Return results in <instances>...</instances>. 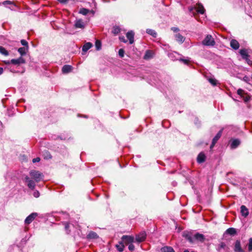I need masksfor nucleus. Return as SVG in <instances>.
I'll use <instances>...</instances> for the list:
<instances>
[{
    "mask_svg": "<svg viewBox=\"0 0 252 252\" xmlns=\"http://www.w3.org/2000/svg\"><path fill=\"white\" fill-rule=\"evenodd\" d=\"M234 250L235 252H243V250L241 248L240 241L237 240L235 242Z\"/></svg>",
    "mask_w": 252,
    "mask_h": 252,
    "instance_id": "obj_13",
    "label": "nucleus"
},
{
    "mask_svg": "<svg viewBox=\"0 0 252 252\" xmlns=\"http://www.w3.org/2000/svg\"><path fill=\"white\" fill-rule=\"evenodd\" d=\"M222 131H223V129H221V130H220L218 132V133L216 134V135L215 136V137L213 139L212 144L210 146L211 149L213 148V147L215 146L216 143L217 142L218 140L220 138V137L221 136Z\"/></svg>",
    "mask_w": 252,
    "mask_h": 252,
    "instance_id": "obj_7",
    "label": "nucleus"
},
{
    "mask_svg": "<svg viewBox=\"0 0 252 252\" xmlns=\"http://www.w3.org/2000/svg\"><path fill=\"white\" fill-rule=\"evenodd\" d=\"M28 49L26 47H20L18 49V51L21 56H24L26 54V51Z\"/></svg>",
    "mask_w": 252,
    "mask_h": 252,
    "instance_id": "obj_27",
    "label": "nucleus"
},
{
    "mask_svg": "<svg viewBox=\"0 0 252 252\" xmlns=\"http://www.w3.org/2000/svg\"><path fill=\"white\" fill-rule=\"evenodd\" d=\"M134 33L132 31L127 32L126 34V37L129 40V42L130 44L134 42Z\"/></svg>",
    "mask_w": 252,
    "mask_h": 252,
    "instance_id": "obj_11",
    "label": "nucleus"
},
{
    "mask_svg": "<svg viewBox=\"0 0 252 252\" xmlns=\"http://www.w3.org/2000/svg\"><path fill=\"white\" fill-rule=\"evenodd\" d=\"M37 216V214L36 213H32L31 215H30L28 217L26 218L25 220V223L26 224H29L31 223L33 220L36 218Z\"/></svg>",
    "mask_w": 252,
    "mask_h": 252,
    "instance_id": "obj_9",
    "label": "nucleus"
},
{
    "mask_svg": "<svg viewBox=\"0 0 252 252\" xmlns=\"http://www.w3.org/2000/svg\"><path fill=\"white\" fill-rule=\"evenodd\" d=\"M230 147L231 149L237 148L241 144V141L239 139H231L229 141Z\"/></svg>",
    "mask_w": 252,
    "mask_h": 252,
    "instance_id": "obj_5",
    "label": "nucleus"
},
{
    "mask_svg": "<svg viewBox=\"0 0 252 252\" xmlns=\"http://www.w3.org/2000/svg\"><path fill=\"white\" fill-rule=\"evenodd\" d=\"M0 53L4 55L5 56H7L8 55V51L3 47H0Z\"/></svg>",
    "mask_w": 252,
    "mask_h": 252,
    "instance_id": "obj_29",
    "label": "nucleus"
},
{
    "mask_svg": "<svg viewBox=\"0 0 252 252\" xmlns=\"http://www.w3.org/2000/svg\"><path fill=\"white\" fill-rule=\"evenodd\" d=\"M40 158H39L37 157V158H33L32 159V162L33 163H35V162H37L40 161Z\"/></svg>",
    "mask_w": 252,
    "mask_h": 252,
    "instance_id": "obj_43",
    "label": "nucleus"
},
{
    "mask_svg": "<svg viewBox=\"0 0 252 252\" xmlns=\"http://www.w3.org/2000/svg\"><path fill=\"white\" fill-rule=\"evenodd\" d=\"M248 250L250 252H252V238H251L249 240Z\"/></svg>",
    "mask_w": 252,
    "mask_h": 252,
    "instance_id": "obj_32",
    "label": "nucleus"
},
{
    "mask_svg": "<svg viewBox=\"0 0 252 252\" xmlns=\"http://www.w3.org/2000/svg\"><path fill=\"white\" fill-rule=\"evenodd\" d=\"M87 237L88 239H93L97 238L98 237V236L95 232L94 231H90L87 235Z\"/></svg>",
    "mask_w": 252,
    "mask_h": 252,
    "instance_id": "obj_22",
    "label": "nucleus"
},
{
    "mask_svg": "<svg viewBox=\"0 0 252 252\" xmlns=\"http://www.w3.org/2000/svg\"><path fill=\"white\" fill-rule=\"evenodd\" d=\"M3 72V68L0 67V75L2 74Z\"/></svg>",
    "mask_w": 252,
    "mask_h": 252,
    "instance_id": "obj_49",
    "label": "nucleus"
},
{
    "mask_svg": "<svg viewBox=\"0 0 252 252\" xmlns=\"http://www.w3.org/2000/svg\"><path fill=\"white\" fill-rule=\"evenodd\" d=\"M25 182L27 183L28 187L32 189H33L35 187L34 181L31 180L30 177L26 176L25 178Z\"/></svg>",
    "mask_w": 252,
    "mask_h": 252,
    "instance_id": "obj_8",
    "label": "nucleus"
},
{
    "mask_svg": "<svg viewBox=\"0 0 252 252\" xmlns=\"http://www.w3.org/2000/svg\"><path fill=\"white\" fill-rule=\"evenodd\" d=\"M240 209L242 215L244 217H247L249 214L248 208L245 205H242Z\"/></svg>",
    "mask_w": 252,
    "mask_h": 252,
    "instance_id": "obj_15",
    "label": "nucleus"
},
{
    "mask_svg": "<svg viewBox=\"0 0 252 252\" xmlns=\"http://www.w3.org/2000/svg\"><path fill=\"white\" fill-rule=\"evenodd\" d=\"M119 39L121 41L126 43L127 42V40L125 39V37L124 36H119Z\"/></svg>",
    "mask_w": 252,
    "mask_h": 252,
    "instance_id": "obj_39",
    "label": "nucleus"
},
{
    "mask_svg": "<svg viewBox=\"0 0 252 252\" xmlns=\"http://www.w3.org/2000/svg\"><path fill=\"white\" fill-rule=\"evenodd\" d=\"M93 46V44L90 42L85 43L82 47V51L86 52L90 49Z\"/></svg>",
    "mask_w": 252,
    "mask_h": 252,
    "instance_id": "obj_23",
    "label": "nucleus"
},
{
    "mask_svg": "<svg viewBox=\"0 0 252 252\" xmlns=\"http://www.w3.org/2000/svg\"><path fill=\"white\" fill-rule=\"evenodd\" d=\"M10 63L14 64H20L21 63H25V60L22 57H20L17 59L11 60L10 61Z\"/></svg>",
    "mask_w": 252,
    "mask_h": 252,
    "instance_id": "obj_12",
    "label": "nucleus"
},
{
    "mask_svg": "<svg viewBox=\"0 0 252 252\" xmlns=\"http://www.w3.org/2000/svg\"><path fill=\"white\" fill-rule=\"evenodd\" d=\"M237 94L241 96L242 97H244V91L241 89H239L237 90Z\"/></svg>",
    "mask_w": 252,
    "mask_h": 252,
    "instance_id": "obj_35",
    "label": "nucleus"
},
{
    "mask_svg": "<svg viewBox=\"0 0 252 252\" xmlns=\"http://www.w3.org/2000/svg\"><path fill=\"white\" fill-rule=\"evenodd\" d=\"M161 252H175L174 249L169 246H165L161 249Z\"/></svg>",
    "mask_w": 252,
    "mask_h": 252,
    "instance_id": "obj_24",
    "label": "nucleus"
},
{
    "mask_svg": "<svg viewBox=\"0 0 252 252\" xmlns=\"http://www.w3.org/2000/svg\"><path fill=\"white\" fill-rule=\"evenodd\" d=\"M247 63L249 64H252V62L249 59V58H247V59H245Z\"/></svg>",
    "mask_w": 252,
    "mask_h": 252,
    "instance_id": "obj_47",
    "label": "nucleus"
},
{
    "mask_svg": "<svg viewBox=\"0 0 252 252\" xmlns=\"http://www.w3.org/2000/svg\"><path fill=\"white\" fill-rule=\"evenodd\" d=\"M64 226H65V230H66V231L67 233H69V232L70 231H68V227H69V223H67V222H65V223H64Z\"/></svg>",
    "mask_w": 252,
    "mask_h": 252,
    "instance_id": "obj_42",
    "label": "nucleus"
},
{
    "mask_svg": "<svg viewBox=\"0 0 252 252\" xmlns=\"http://www.w3.org/2000/svg\"><path fill=\"white\" fill-rule=\"evenodd\" d=\"M124 53H125V51H124V49H120L119 50V55L120 56V57H121V58L123 57L124 56Z\"/></svg>",
    "mask_w": 252,
    "mask_h": 252,
    "instance_id": "obj_38",
    "label": "nucleus"
},
{
    "mask_svg": "<svg viewBox=\"0 0 252 252\" xmlns=\"http://www.w3.org/2000/svg\"><path fill=\"white\" fill-rule=\"evenodd\" d=\"M33 195L36 197V198H37L40 195V193L37 190H35L34 191L33 193Z\"/></svg>",
    "mask_w": 252,
    "mask_h": 252,
    "instance_id": "obj_40",
    "label": "nucleus"
},
{
    "mask_svg": "<svg viewBox=\"0 0 252 252\" xmlns=\"http://www.w3.org/2000/svg\"><path fill=\"white\" fill-rule=\"evenodd\" d=\"M224 247H225V244L224 243H222L220 245V247L222 248H224Z\"/></svg>",
    "mask_w": 252,
    "mask_h": 252,
    "instance_id": "obj_52",
    "label": "nucleus"
},
{
    "mask_svg": "<svg viewBox=\"0 0 252 252\" xmlns=\"http://www.w3.org/2000/svg\"><path fill=\"white\" fill-rule=\"evenodd\" d=\"M187 239H188L190 242H192V238L189 234L184 233L183 235Z\"/></svg>",
    "mask_w": 252,
    "mask_h": 252,
    "instance_id": "obj_31",
    "label": "nucleus"
},
{
    "mask_svg": "<svg viewBox=\"0 0 252 252\" xmlns=\"http://www.w3.org/2000/svg\"><path fill=\"white\" fill-rule=\"evenodd\" d=\"M128 249L130 251H132L134 250V246L132 244H130L128 246Z\"/></svg>",
    "mask_w": 252,
    "mask_h": 252,
    "instance_id": "obj_41",
    "label": "nucleus"
},
{
    "mask_svg": "<svg viewBox=\"0 0 252 252\" xmlns=\"http://www.w3.org/2000/svg\"><path fill=\"white\" fill-rule=\"evenodd\" d=\"M146 234L145 232H141L138 235H136L135 241L137 243L142 242L146 239Z\"/></svg>",
    "mask_w": 252,
    "mask_h": 252,
    "instance_id": "obj_6",
    "label": "nucleus"
},
{
    "mask_svg": "<svg viewBox=\"0 0 252 252\" xmlns=\"http://www.w3.org/2000/svg\"><path fill=\"white\" fill-rule=\"evenodd\" d=\"M184 252H194V251H190V250L189 249H187V250H185Z\"/></svg>",
    "mask_w": 252,
    "mask_h": 252,
    "instance_id": "obj_51",
    "label": "nucleus"
},
{
    "mask_svg": "<svg viewBox=\"0 0 252 252\" xmlns=\"http://www.w3.org/2000/svg\"><path fill=\"white\" fill-rule=\"evenodd\" d=\"M230 46L234 49L237 50L239 48L240 44L235 39H232L230 41Z\"/></svg>",
    "mask_w": 252,
    "mask_h": 252,
    "instance_id": "obj_17",
    "label": "nucleus"
},
{
    "mask_svg": "<svg viewBox=\"0 0 252 252\" xmlns=\"http://www.w3.org/2000/svg\"><path fill=\"white\" fill-rule=\"evenodd\" d=\"M72 67L71 65H65L62 68V72L63 73H67L71 71Z\"/></svg>",
    "mask_w": 252,
    "mask_h": 252,
    "instance_id": "obj_20",
    "label": "nucleus"
},
{
    "mask_svg": "<svg viewBox=\"0 0 252 252\" xmlns=\"http://www.w3.org/2000/svg\"><path fill=\"white\" fill-rule=\"evenodd\" d=\"M226 233L230 235H234L236 234L237 231L235 228H229L226 230Z\"/></svg>",
    "mask_w": 252,
    "mask_h": 252,
    "instance_id": "obj_25",
    "label": "nucleus"
},
{
    "mask_svg": "<svg viewBox=\"0 0 252 252\" xmlns=\"http://www.w3.org/2000/svg\"><path fill=\"white\" fill-rule=\"evenodd\" d=\"M12 3V2L9 1V0H5V1H4L3 2H2V4L3 5H6V4H10Z\"/></svg>",
    "mask_w": 252,
    "mask_h": 252,
    "instance_id": "obj_44",
    "label": "nucleus"
},
{
    "mask_svg": "<svg viewBox=\"0 0 252 252\" xmlns=\"http://www.w3.org/2000/svg\"><path fill=\"white\" fill-rule=\"evenodd\" d=\"M4 63L5 64H9V63H10V61H4Z\"/></svg>",
    "mask_w": 252,
    "mask_h": 252,
    "instance_id": "obj_53",
    "label": "nucleus"
},
{
    "mask_svg": "<svg viewBox=\"0 0 252 252\" xmlns=\"http://www.w3.org/2000/svg\"><path fill=\"white\" fill-rule=\"evenodd\" d=\"M155 55L154 52L152 50H147L143 57L145 60H149L154 58Z\"/></svg>",
    "mask_w": 252,
    "mask_h": 252,
    "instance_id": "obj_10",
    "label": "nucleus"
},
{
    "mask_svg": "<svg viewBox=\"0 0 252 252\" xmlns=\"http://www.w3.org/2000/svg\"><path fill=\"white\" fill-rule=\"evenodd\" d=\"M123 243L126 245L132 244L134 242V238L131 236L124 235L122 237Z\"/></svg>",
    "mask_w": 252,
    "mask_h": 252,
    "instance_id": "obj_4",
    "label": "nucleus"
},
{
    "mask_svg": "<svg viewBox=\"0 0 252 252\" xmlns=\"http://www.w3.org/2000/svg\"><path fill=\"white\" fill-rule=\"evenodd\" d=\"M243 97V99H244V100L245 101V102H247L249 100H250V97L249 96H244Z\"/></svg>",
    "mask_w": 252,
    "mask_h": 252,
    "instance_id": "obj_46",
    "label": "nucleus"
},
{
    "mask_svg": "<svg viewBox=\"0 0 252 252\" xmlns=\"http://www.w3.org/2000/svg\"><path fill=\"white\" fill-rule=\"evenodd\" d=\"M30 175L37 183L41 181L43 178V175L42 173L34 170H32L30 172Z\"/></svg>",
    "mask_w": 252,
    "mask_h": 252,
    "instance_id": "obj_1",
    "label": "nucleus"
},
{
    "mask_svg": "<svg viewBox=\"0 0 252 252\" xmlns=\"http://www.w3.org/2000/svg\"><path fill=\"white\" fill-rule=\"evenodd\" d=\"M21 43L22 44V45L26 47L27 48H28V47H29L28 43L26 40L22 39L21 40Z\"/></svg>",
    "mask_w": 252,
    "mask_h": 252,
    "instance_id": "obj_36",
    "label": "nucleus"
},
{
    "mask_svg": "<svg viewBox=\"0 0 252 252\" xmlns=\"http://www.w3.org/2000/svg\"><path fill=\"white\" fill-rule=\"evenodd\" d=\"M101 45V42L99 41H98V40L96 41L95 47H96V49L97 50H99L100 49Z\"/></svg>",
    "mask_w": 252,
    "mask_h": 252,
    "instance_id": "obj_34",
    "label": "nucleus"
},
{
    "mask_svg": "<svg viewBox=\"0 0 252 252\" xmlns=\"http://www.w3.org/2000/svg\"><path fill=\"white\" fill-rule=\"evenodd\" d=\"M120 32V28L119 27H114L113 30V32L115 34H118Z\"/></svg>",
    "mask_w": 252,
    "mask_h": 252,
    "instance_id": "obj_33",
    "label": "nucleus"
},
{
    "mask_svg": "<svg viewBox=\"0 0 252 252\" xmlns=\"http://www.w3.org/2000/svg\"><path fill=\"white\" fill-rule=\"evenodd\" d=\"M239 53L243 59H247V58L249 57L247 51L245 49L240 50Z\"/></svg>",
    "mask_w": 252,
    "mask_h": 252,
    "instance_id": "obj_19",
    "label": "nucleus"
},
{
    "mask_svg": "<svg viewBox=\"0 0 252 252\" xmlns=\"http://www.w3.org/2000/svg\"><path fill=\"white\" fill-rule=\"evenodd\" d=\"M247 79H248V77H246V76L244 77V80H245V81H246Z\"/></svg>",
    "mask_w": 252,
    "mask_h": 252,
    "instance_id": "obj_54",
    "label": "nucleus"
},
{
    "mask_svg": "<svg viewBox=\"0 0 252 252\" xmlns=\"http://www.w3.org/2000/svg\"><path fill=\"white\" fill-rule=\"evenodd\" d=\"M75 27L76 28L83 29L84 28V23L80 19L76 20L75 23Z\"/></svg>",
    "mask_w": 252,
    "mask_h": 252,
    "instance_id": "obj_18",
    "label": "nucleus"
},
{
    "mask_svg": "<svg viewBox=\"0 0 252 252\" xmlns=\"http://www.w3.org/2000/svg\"><path fill=\"white\" fill-rule=\"evenodd\" d=\"M171 30L174 32H177L179 31V29L177 27H172L171 28Z\"/></svg>",
    "mask_w": 252,
    "mask_h": 252,
    "instance_id": "obj_45",
    "label": "nucleus"
},
{
    "mask_svg": "<svg viewBox=\"0 0 252 252\" xmlns=\"http://www.w3.org/2000/svg\"><path fill=\"white\" fill-rule=\"evenodd\" d=\"M209 81L213 86H215L217 84V80L215 79L210 78L209 79Z\"/></svg>",
    "mask_w": 252,
    "mask_h": 252,
    "instance_id": "obj_37",
    "label": "nucleus"
},
{
    "mask_svg": "<svg viewBox=\"0 0 252 252\" xmlns=\"http://www.w3.org/2000/svg\"><path fill=\"white\" fill-rule=\"evenodd\" d=\"M89 10L88 9L83 8L80 9L79 13L84 15H86L89 13Z\"/></svg>",
    "mask_w": 252,
    "mask_h": 252,
    "instance_id": "obj_30",
    "label": "nucleus"
},
{
    "mask_svg": "<svg viewBox=\"0 0 252 252\" xmlns=\"http://www.w3.org/2000/svg\"><path fill=\"white\" fill-rule=\"evenodd\" d=\"M202 44L208 46H213L215 44V41L211 35H207L202 41Z\"/></svg>",
    "mask_w": 252,
    "mask_h": 252,
    "instance_id": "obj_2",
    "label": "nucleus"
},
{
    "mask_svg": "<svg viewBox=\"0 0 252 252\" xmlns=\"http://www.w3.org/2000/svg\"><path fill=\"white\" fill-rule=\"evenodd\" d=\"M1 125V122L0 121V126Z\"/></svg>",
    "mask_w": 252,
    "mask_h": 252,
    "instance_id": "obj_56",
    "label": "nucleus"
},
{
    "mask_svg": "<svg viewBox=\"0 0 252 252\" xmlns=\"http://www.w3.org/2000/svg\"><path fill=\"white\" fill-rule=\"evenodd\" d=\"M48 158H51V156L50 155H49V157Z\"/></svg>",
    "mask_w": 252,
    "mask_h": 252,
    "instance_id": "obj_55",
    "label": "nucleus"
},
{
    "mask_svg": "<svg viewBox=\"0 0 252 252\" xmlns=\"http://www.w3.org/2000/svg\"><path fill=\"white\" fill-rule=\"evenodd\" d=\"M194 237L195 239L201 242H203L205 240L204 236L203 234H200L199 233H197L196 234H195L194 235Z\"/></svg>",
    "mask_w": 252,
    "mask_h": 252,
    "instance_id": "obj_21",
    "label": "nucleus"
},
{
    "mask_svg": "<svg viewBox=\"0 0 252 252\" xmlns=\"http://www.w3.org/2000/svg\"><path fill=\"white\" fill-rule=\"evenodd\" d=\"M181 61H183L185 63L187 64L188 63V61L187 60L182 59Z\"/></svg>",
    "mask_w": 252,
    "mask_h": 252,
    "instance_id": "obj_50",
    "label": "nucleus"
},
{
    "mask_svg": "<svg viewBox=\"0 0 252 252\" xmlns=\"http://www.w3.org/2000/svg\"><path fill=\"white\" fill-rule=\"evenodd\" d=\"M116 247L119 252H122L124 251V245L123 242H120L119 244L116 245Z\"/></svg>",
    "mask_w": 252,
    "mask_h": 252,
    "instance_id": "obj_26",
    "label": "nucleus"
},
{
    "mask_svg": "<svg viewBox=\"0 0 252 252\" xmlns=\"http://www.w3.org/2000/svg\"><path fill=\"white\" fill-rule=\"evenodd\" d=\"M146 32L149 34H150L152 35L153 37H156L157 36V33L156 32L152 29H147L146 31Z\"/></svg>",
    "mask_w": 252,
    "mask_h": 252,
    "instance_id": "obj_28",
    "label": "nucleus"
},
{
    "mask_svg": "<svg viewBox=\"0 0 252 252\" xmlns=\"http://www.w3.org/2000/svg\"><path fill=\"white\" fill-rule=\"evenodd\" d=\"M206 156L205 154L201 152L199 154L197 158V161L198 163H201L205 161Z\"/></svg>",
    "mask_w": 252,
    "mask_h": 252,
    "instance_id": "obj_16",
    "label": "nucleus"
},
{
    "mask_svg": "<svg viewBox=\"0 0 252 252\" xmlns=\"http://www.w3.org/2000/svg\"><path fill=\"white\" fill-rule=\"evenodd\" d=\"M175 37L176 40L180 44L183 43L185 40V38L179 33H176Z\"/></svg>",
    "mask_w": 252,
    "mask_h": 252,
    "instance_id": "obj_14",
    "label": "nucleus"
},
{
    "mask_svg": "<svg viewBox=\"0 0 252 252\" xmlns=\"http://www.w3.org/2000/svg\"><path fill=\"white\" fill-rule=\"evenodd\" d=\"M58 1L62 3H64L67 1V0H58Z\"/></svg>",
    "mask_w": 252,
    "mask_h": 252,
    "instance_id": "obj_48",
    "label": "nucleus"
},
{
    "mask_svg": "<svg viewBox=\"0 0 252 252\" xmlns=\"http://www.w3.org/2000/svg\"><path fill=\"white\" fill-rule=\"evenodd\" d=\"M189 9L190 12H193V10L195 9L198 13L202 14L205 12V9L201 3H198L196 6H190Z\"/></svg>",
    "mask_w": 252,
    "mask_h": 252,
    "instance_id": "obj_3",
    "label": "nucleus"
}]
</instances>
